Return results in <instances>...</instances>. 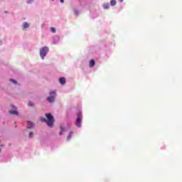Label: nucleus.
Wrapping results in <instances>:
<instances>
[{
	"label": "nucleus",
	"mask_w": 182,
	"mask_h": 182,
	"mask_svg": "<svg viewBox=\"0 0 182 182\" xmlns=\"http://www.w3.org/2000/svg\"><path fill=\"white\" fill-rule=\"evenodd\" d=\"M46 118L41 119V122H45L49 127H53V123H55V118L50 114H46Z\"/></svg>",
	"instance_id": "1"
},
{
	"label": "nucleus",
	"mask_w": 182,
	"mask_h": 182,
	"mask_svg": "<svg viewBox=\"0 0 182 182\" xmlns=\"http://www.w3.org/2000/svg\"><path fill=\"white\" fill-rule=\"evenodd\" d=\"M48 52H49V48L44 46L40 50V56L42 59H44L46 55H48Z\"/></svg>",
	"instance_id": "2"
},
{
	"label": "nucleus",
	"mask_w": 182,
	"mask_h": 182,
	"mask_svg": "<svg viewBox=\"0 0 182 182\" xmlns=\"http://www.w3.org/2000/svg\"><path fill=\"white\" fill-rule=\"evenodd\" d=\"M77 117L75 122V126H77V127H80V124H82V119H83V116H82V113L78 112L77 114Z\"/></svg>",
	"instance_id": "3"
},
{
	"label": "nucleus",
	"mask_w": 182,
	"mask_h": 182,
	"mask_svg": "<svg viewBox=\"0 0 182 182\" xmlns=\"http://www.w3.org/2000/svg\"><path fill=\"white\" fill-rule=\"evenodd\" d=\"M10 106H11V107H12L13 109H11L9 112V113L10 114H14V116H19V112H18L16 107H15V105H11Z\"/></svg>",
	"instance_id": "4"
},
{
	"label": "nucleus",
	"mask_w": 182,
	"mask_h": 182,
	"mask_svg": "<svg viewBox=\"0 0 182 182\" xmlns=\"http://www.w3.org/2000/svg\"><path fill=\"white\" fill-rule=\"evenodd\" d=\"M59 82L60 85H65L66 83V78H65L64 77H62L59 79Z\"/></svg>",
	"instance_id": "5"
},
{
	"label": "nucleus",
	"mask_w": 182,
	"mask_h": 182,
	"mask_svg": "<svg viewBox=\"0 0 182 182\" xmlns=\"http://www.w3.org/2000/svg\"><path fill=\"white\" fill-rule=\"evenodd\" d=\"M48 102H49V103H53V102H55V97L54 96H50L48 97L47 98Z\"/></svg>",
	"instance_id": "6"
},
{
	"label": "nucleus",
	"mask_w": 182,
	"mask_h": 182,
	"mask_svg": "<svg viewBox=\"0 0 182 182\" xmlns=\"http://www.w3.org/2000/svg\"><path fill=\"white\" fill-rule=\"evenodd\" d=\"M32 127H33V123H32L31 122H27V128L28 129H32Z\"/></svg>",
	"instance_id": "7"
},
{
	"label": "nucleus",
	"mask_w": 182,
	"mask_h": 182,
	"mask_svg": "<svg viewBox=\"0 0 182 182\" xmlns=\"http://www.w3.org/2000/svg\"><path fill=\"white\" fill-rule=\"evenodd\" d=\"M60 136H62V134H63V133H65V127H63V126H60Z\"/></svg>",
	"instance_id": "8"
},
{
	"label": "nucleus",
	"mask_w": 182,
	"mask_h": 182,
	"mask_svg": "<svg viewBox=\"0 0 182 182\" xmlns=\"http://www.w3.org/2000/svg\"><path fill=\"white\" fill-rule=\"evenodd\" d=\"M95 60H91L90 61V68H93V66H95Z\"/></svg>",
	"instance_id": "9"
},
{
	"label": "nucleus",
	"mask_w": 182,
	"mask_h": 182,
	"mask_svg": "<svg viewBox=\"0 0 182 182\" xmlns=\"http://www.w3.org/2000/svg\"><path fill=\"white\" fill-rule=\"evenodd\" d=\"M23 28H24V29H26V28H29V24L28 23V22H24Z\"/></svg>",
	"instance_id": "10"
},
{
	"label": "nucleus",
	"mask_w": 182,
	"mask_h": 182,
	"mask_svg": "<svg viewBox=\"0 0 182 182\" xmlns=\"http://www.w3.org/2000/svg\"><path fill=\"white\" fill-rule=\"evenodd\" d=\"M73 135V132H70L68 136H67V140H70V137Z\"/></svg>",
	"instance_id": "11"
},
{
	"label": "nucleus",
	"mask_w": 182,
	"mask_h": 182,
	"mask_svg": "<svg viewBox=\"0 0 182 182\" xmlns=\"http://www.w3.org/2000/svg\"><path fill=\"white\" fill-rule=\"evenodd\" d=\"M116 4H117L116 0H111L110 4L112 5V6H114Z\"/></svg>",
	"instance_id": "12"
},
{
	"label": "nucleus",
	"mask_w": 182,
	"mask_h": 182,
	"mask_svg": "<svg viewBox=\"0 0 182 182\" xmlns=\"http://www.w3.org/2000/svg\"><path fill=\"white\" fill-rule=\"evenodd\" d=\"M104 9H109V4L105 3L103 4Z\"/></svg>",
	"instance_id": "13"
},
{
	"label": "nucleus",
	"mask_w": 182,
	"mask_h": 182,
	"mask_svg": "<svg viewBox=\"0 0 182 182\" xmlns=\"http://www.w3.org/2000/svg\"><path fill=\"white\" fill-rule=\"evenodd\" d=\"M50 31H51L53 33H56V29H55L54 27H51V28H50Z\"/></svg>",
	"instance_id": "14"
},
{
	"label": "nucleus",
	"mask_w": 182,
	"mask_h": 182,
	"mask_svg": "<svg viewBox=\"0 0 182 182\" xmlns=\"http://www.w3.org/2000/svg\"><path fill=\"white\" fill-rule=\"evenodd\" d=\"M50 96H52V95L56 96V92L52 91V92H50Z\"/></svg>",
	"instance_id": "15"
},
{
	"label": "nucleus",
	"mask_w": 182,
	"mask_h": 182,
	"mask_svg": "<svg viewBox=\"0 0 182 182\" xmlns=\"http://www.w3.org/2000/svg\"><path fill=\"white\" fill-rule=\"evenodd\" d=\"M28 106H31V107H33V106H35V104L33 103V102H28Z\"/></svg>",
	"instance_id": "16"
},
{
	"label": "nucleus",
	"mask_w": 182,
	"mask_h": 182,
	"mask_svg": "<svg viewBox=\"0 0 182 182\" xmlns=\"http://www.w3.org/2000/svg\"><path fill=\"white\" fill-rule=\"evenodd\" d=\"M74 14H75V15H76V16H77V15H79V11L75 10Z\"/></svg>",
	"instance_id": "17"
},
{
	"label": "nucleus",
	"mask_w": 182,
	"mask_h": 182,
	"mask_svg": "<svg viewBox=\"0 0 182 182\" xmlns=\"http://www.w3.org/2000/svg\"><path fill=\"white\" fill-rule=\"evenodd\" d=\"M11 80V82H13V83H14V85H17L18 84V82H16V80Z\"/></svg>",
	"instance_id": "18"
},
{
	"label": "nucleus",
	"mask_w": 182,
	"mask_h": 182,
	"mask_svg": "<svg viewBox=\"0 0 182 182\" xmlns=\"http://www.w3.org/2000/svg\"><path fill=\"white\" fill-rule=\"evenodd\" d=\"M29 137H30V139H32V137H33V132L29 133Z\"/></svg>",
	"instance_id": "19"
},
{
	"label": "nucleus",
	"mask_w": 182,
	"mask_h": 182,
	"mask_svg": "<svg viewBox=\"0 0 182 182\" xmlns=\"http://www.w3.org/2000/svg\"><path fill=\"white\" fill-rule=\"evenodd\" d=\"M61 4H63V2H65V0H60Z\"/></svg>",
	"instance_id": "20"
},
{
	"label": "nucleus",
	"mask_w": 182,
	"mask_h": 182,
	"mask_svg": "<svg viewBox=\"0 0 182 182\" xmlns=\"http://www.w3.org/2000/svg\"><path fill=\"white\" fill-rule=\"evenodd\" d=\"M119 2H122L123 0H118Z\"/></svg>",
	"instance_id": "21"
},
{
	"label": "nucleus",
	"mask_w": 182,
	"mask_h": 182,
	"mask_svg": "<svg viewBox=\"0 0 182 182\" xmlns=\"http://www.w3.org/2000/svg\"><path fill=\"white\" fill-rule=\"evenodd\" d=\"M1 147H4V145H1Z\"/></svg>",
	"instance_id": "22"
},
{
	"label": "nucleus",
	"mask_w": 182,
	"mask_h": 182,
	"mask_svg": "<svg viewBox=\"0 0 182 182\" xmlns=\"http://www.w3.org/2000/svg\"><path fill=\"white\" fill-rule=\"evenodd\" d=\"M1 151H2V150L0 149V153H1Z\"/></svg>",
	"instance_id": "23"
},
{
	"label": "nucleus",
	"mask_w": 182,
	"mask_h": 182,
	"mask_svg": "<svg viewBox=\"0 0 182 182\" xmlns=\"http://www.w3.org/2000/svg\"><path fill=\"white\" fill-rule=\"evenodd\" d=\"M53 1H55V0H53Z\"/></svg>",
	"instance_id": "24"
}]
</instances>
